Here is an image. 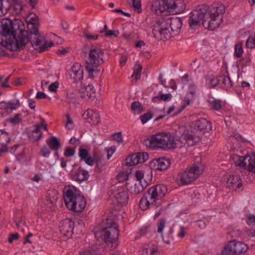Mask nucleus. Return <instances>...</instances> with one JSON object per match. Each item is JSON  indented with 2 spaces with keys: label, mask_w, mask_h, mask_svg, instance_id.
Wrapping results in <instances>:
<instances>
[{
  "label": "nucleus",
  "mask_w": 255,
  "mask_h": 255,
  "mask_svg": "<svg viewBox=\"0 0 255 255\" xmlns=\"http://www.w3.org/2000/svg\"><path fill=\"white\" fill-rule=\"evenodd\" d=\"M120 32L119 30H108L107 32L105 33V36L106 37H111V36H114V37H117Z\"/></svg>",
  "instance_id": "57"
},
{
  "label": "nucleus",
  "mask_w": 255,
  "mask_h": 255,
  "mask_svg": "<svg viewBox=\"0 0 255 255\" xmlns=\"http://www.w3.org/2000/svg\"><path fill=\"white\" fill-rule=\"evenodd\" d=\"M75 153V149L70 147H66L64 152V155L66 157H71Z\"/></svg>",
  "instance_id": "49"
},
{
  "label": "nucleus",
  "mask_w": 255,
  "mask_h": 255,
  "mask_svg": "<svg viewBox=\"0 0 255 255\" xmlns=\"http://www.w3.org/2000/svg\"><path fill=\"white\" fill-rule=\"evenodd\" d=\"M200 156H196L193 166L179 172L176 178V182L179 185H186L196 180L202 174L204 167L201 163Z\"/></svg>",
  "instance_id": "5"
},
{
  "label": "nucleus",
  "mask_w": 255,
  "mask_h": 255,
  "mask_svg": "<svg viewBox=\"0 0 255 255\" xmlns=\"http://www.w3.org/2000/svg\"><path fill=\"white\" fill-rule=\"evenodd\" d=\"M243 51L242 43L241 42L237 43L235 45L234 56L237 58H240L242 56Z\"/></svg>",
  "instance_id": "36"
},
{
  "label": "nucleus",
  "mask_w": 255,
  "mask_h": 255,
  "mask_svg": "<svg viewBox=\"0 0 255 255\" xmlns=\"http://www.w3.org/2000/svg\"><path fill=\"white\" fill-rule=\"evenodd\" d=\"M169 24L170 16L161 17L156 21L152 30L155 38L164 40L169 39L172 36L169 29Z\"/></svg>",
  "instance_id": "11"
},
{
  "label": "nucleus",
  "mask_w": 255,
  "mask_h": 255,
  "mask_svg": "<svg viewBox=\"0 0 255 255\" xmlns=\"http://www.w3.org/2000/svg\"><path fill=\"white\" fill-rule=\"evenodd\" d=\"M155 209V213L154 217H155V218H157L159 217L161 215V214L163 212L164 208L161 206L157 205L156 206Z\"/></svg>",
  "instance_id": "55"
},
{
  "label": "nucleus",
  "mask_w": 255,
  "mask_h": 255,
  "mask_svg": "<svg viewBox=\"0 0 255 255\" xmlns=\"http://www.w3.org/2000/svg\"><path fill=\"white\" fill-rule=\"evenodd\" d=\"M172 95L170 94H162L159 96V99L164 101H170Z\"/></svg>",
  "instance_id": "59"
},
{
  "label": "nucleus",
  "mask_w": 255,
  "mask_h": 255,
  "mask_svg": "<svg viewBox=\"0 0 255 255\" xmlns=\"http://www.w3.org/2000/svg\"><path fill=\"white\" fill-rule=\"evenodd\" d=\"M246 46L248 48L253 49L255 47V34L250 35L246 41Z\"/></svg>",
  "instance_id": "40"
},
{
  "label": "nucleus",
  "mask_w": 255,
  "mask_h": 255,
  "mask_svg": "<svg viewBox=\"0 0 255 255\" xmlns=\"http://www.w3.org/2000/svg\"><path fill=\"white\" fill-rule=\"evenodd\" d=\"M80 98L87 100L88 99H93L95 97V91L94 90V87L92 85L89 84L87 86L82 87L78 91Z\"/></svg>",
  "instance_id": "26"
},
{
  "label": "nucleus",
  "mask_w": 255,
  "mask_h": 255,
  "mask_svg": "<svg viewBox=\"0 0 255 255\" xmlns=\"http://www.w3.org/2000/svg\"><path fill=\"white\" fill-rule=\"evenodd\" d=\"M63 198L65 205L71 211L81 212L86 207V199L78 193L76 188L73 186L65 187L63 190Z\"/></svg>",
  "instance_id": "4"
},
{
  "label": "nucleus",
  "mask_w": 255,
  "mask_h": 255,
  "mask_svg": "<svg viewBox=\"0 0 255 255\" xmlns=\"http://www.w3.org/2000/svg\"><path fill=\"white\" fill-rule=\"evenodd\" d=\"M83 68L80 63H76L72 66L70 76L75 82H78L83 79Z\"/></svg>",
  "instance_id": "23"
},
{
  "label": "nucleus",
  "mask_w": 255,
  "mask_h": 255,
  "mask_svg": "<svg viewBox=\"0 0 255 255\" xmlns=\"http://www.w3.org/2000/svg\"><path fill=\"white\" fill-rule=\"evenodd\" d=\"M248 249V246L244 243L232 241L226 245L225 251L231 254H241L246 253Z\"/></svg>",
  "instance_id": "13"
},
{
  "label": "nucleus",
  "mask_w": 255,
  "mask_h": 255,
  "mask_svg": "<svg viewBox=\"0 0 255 255\" xmlns=\"http://www.w3.org/2000/svg\"><path fill=\"white\" fill-rule=\"evenodd\" d=\"M244 157L239 156L237 154H234L232 156V159L236 165L239 166L241 168L242 166V159H243Z\"/></svg>",
  "instance_id": "48"
},
{
  "label": "nucleus",
  "mask_w": 255,
  "mask_h": 255,
  "mask_svg": "<svg viewBox=\"0 0 255 255\" xmlns=\"http://www.w3.org/2000/svg\"><path fill=\"white\" fill-rule=\"evenodd\" d=\"M10 140V138L8 133L3 130L0 129V141L2 143H7Z\"/></svg>",
  "instance_id": "43"
},
{
  "label": "nucleus",
  "mask_w": 255,
  "mask_h": 255,
  "mask_svg": "<svg viewBox=\"0 0 255 255\" xmlns=\"http://www.w3.org/2000/svg\"><path fill=\"white\" fill-rule=\"evenodd\" d=\"M211 123L205 119L201 118L195 122L193 130L197 133H201L202 135L203 133L211 130Z\"/></svg>",
  "instance_id": "16"
},
{
  "label": "nucleus",
  "mask_w": 255,
  "mask_h": 255,
  "mask_svg": "<svg viewBox=\"0 0 255 255\" xmlns=\"http://www.w3.org/2000/svg\"><path fill=\"white\" fill-rule=\"evenodd\" d=\"M10 5L9 1L5 0H0V16L4 15L9 9Z\"/></svg>",
  "instance_id": "32"
},
{
  "label": "nucleus",
  "mask_w": 255,
  "mask_h": 255,
  "mask_svg": "<svg viewBox=\"0 0 255 255\" xmlns=\"http://www.w3.org/2000/svg\"><path fill=\"white\" fill-rule=\"evenodd\" d=\"M83 117L87 122L92 125H98L100 122V115L96 110L88 109L83 114Z\"/></svg>",
  "instance_id": "20"
},
{
  "label": "nucleus",
  "mask_w": 255,
  "mask_h": 255,
  "mask_svg": "<svg viewBox=\"0 0 255 255\" xmlns=\"http://www.w3.org/2000/svg\"><path fill=\"white\" fill-rule=\"evenodd\" d=\"M166 220L164 219H159L157 223V231L159 234H162L163 229L165 226Z\"/></svg>",
  "instance_id": "44"
},
{
  "label": "nucleus",
  "mask_w": 255,
  "mask_h": 255,
  "mask_svg": "<svg viewBox=\"0 0 255 255\" xmlns=\"http://www.w3.org/2000/svg\"><path fill=\"white\" fill-rule=\"evenodd\" d=\"M59 86L58 82H55L50 84L48 87V90L49 91L52 92H55L57 91V88Z\"/></svg>",
  "instance_id": "56"
},
{
  "label": "nucleus",
  "mask_w": 255,
  "mask_h": 255,
  "mask_svg": "<svg viewBox=\"0 0 255 255\" xmlns=\"http://www.w3.org/2000/svg\"><path fill=\"white\" fill-rule=\"evenodd\" d=\"M155 6L157 12L167 11L172 14L182 13L186 8L183 0H161L155 3Z\"/></svg>",
  "instance_id": "9"
},
{
  "label": "nucleus",
  "mask_w": 255,
  "mask_h": 255,
  "mask_svg": "<svg viewBox=\"0 0 255 255\" xmlns=\"http://www.w3.org/2000/svg\"><path fill=\"white\" fill-rule=\"evenodd\" d=\"M182 25V21L180 18L170 16L169 29L171 30L172 36H175L178 33Z\"/></svg>",
  "instance_id": "27"
},
{
  "label": "nucleus",
  "mask_w": 255,
  "mask_h": 255,
  "mask_svg": "<svg viewBox=\"0 0 255 255\" xmlns=\"http://www.w3.org/2000/svg\"><path fill=\"white\" fill-rule=\"evenodd\" d=\"M46 142L49 148L54 151H57L61 146V143L55 136H52L46 139Z\"/></svg>",
  "instance_id": "29"
},
{
  "label": "nucleus",
  "mask_w": 255,
  "mask_h": 255,
  "mask_svg": "<svg viewBox=\"0 0 255 255\" xmlns=\"http://www.w3.org/2000/svg\"><path fill=\"white\" fill-rule=\"evenodd\" d=\"M134 35L133 33H130L129 34H124L123 35V37L127 40L128 41H130L134 38Z\"/></svg>",
  "instance_id": "64"
},
{
  "label": "nucleus",
  "mask_w": 255,
  "mask_h": 255,
  "mask_svg": "<svg viewBox=\"0 0 255 255\" xmlns=\"http://www.w3.org/2000/svg\"><path fill=\"white\" fill-rule=\"evenodd\" d=\"M132 2V7L134 10L138 13L142 11L141 2L140 0H131Z\"/></svg>",
  "instance_id": "46"
},
{
  "label": "nucleus",
  "mask_w": 255,
  "mask_h": 255,
  "mask_svg": "<svg viewBox=\"0 0 255 255\" xmlns=\"http://www.w3.org/2000/svg\"><path fill=\"white\" fill-rule=\"evenodd\" d=\"M142 70V66L138 63H136L134 68V71L132 75V77H134L135 80L138 79L140 77V72Z\"/></svg>",
  "instance_id": "42"
},
{
  "label": "nucleus",
  "mask_w": 255,
  "mask_h": 255,
  "mask_svg": "<svg viewBox=\"0 0 255 255\" xmlns=\"http://www.w3.org/2000/svg\"><path fill=\"white\" fill-rule=\"evenodd\" d=\"M219 84L226 89L230 88L233 85L232 81L228 76L222 75L219 76Z\"/></svg>",
  "instance_id": "31"
},
{
  "label": "nucleus",
  "mask_w": 255,
  "mask_h": 255,
  "mask_svg": "<svg viewBox=\"0 0 255 255\" xmlns=\"http://www.w3.org/2000/svg\"><path fill=\"white\" fill-rule=\"evenodd\" d=\"M80 96L77 90L69 91L66 97V102L69 104L76 105L79 104Z\"/></svg>",
  "instance_id": "28"
},
{
  "label": "nucleus",
  "mask_w": 255,
  "mask_h": 255,
  "mask_svg": "<svg viewBox=\"0 0 255 255\" xmlns=\"http://www.w3.org/2000/svg\"><path fill=\"white\" fill-rule=\"evenodd\" d=\"M41 155L43 157H47L50 153V149L46 146H43L40 150Z\"/></svg>",
  "instance_id": "58"
},
{
  "label": "nucleus",
  "mask_w": 255,
  "mask_h": 255,
  "mask_svg": "<svg viewBox=\"0 0 255 255\" xmlns=\"http://www.w3.org/2000/svg\"><path fill=\"white\" fill-rule=\"evenodd\" d=\"M20 117H21V114H15L13 117L10 118L8 119V122H9L10 123L13 124H18L21 121Z\"/></svg>",
  "instance_id": "51"
},
{
  "label": "nucleus",
  "mask_w": 255,
  "mask_h": 255,
  "mask_svg": "<svg viewBox=\"0 0 255 255\" xmlns=\"http://www.w3.org/2000/svg\"><path fill=\"white\" fill-rule=\"evenodd\" d=\"M41 124H36L34 126V129L29 133V139L34 142L38 141L41 137L42 132L41 131V128H43L45 130H47V124L44 120L41 118Z\"/></svg>",
  "instance_id": "17"
},
{
  "label": "nucleus",
  "mask_w": 255,
  "mask_h": 255,
  "mask_svg": "<svg viewBox=\"0 0 255 255\" xmlns=\"http://www.w3.org/2000/svg\"><path fill=\"white\" fill-rule=\"evenodd\" d=\"M131 109L134 114H139L143 111V107L138 102L134 101L131 103Z\"/></svg>",
  "instance_id": "33"
},
{
  "label": "nucleus",
  "mask_w": 255,
  "mask_h": 255,
  "mask_svg": "<svg viewBox=\"0 0 255 255\" xmlns=\"http://www.w3.org/2000/svg\"><path fill=\"white\" fill-rule=\"evenodd\" d=\"M89 174L88 171L85 170H79L76 173V180L79 181H83L88 178Z\"/></svg>",
  "instance_id": "34"
},
{
  "label": "nucleus",
  "mask_w": 255,
  "mask_h": 255,
  "mask_svg": "<svg viewBox=\"0 0 255 255\" xmlns=\"http://www.w3.org/2000/svg\"><path fill=\"white\" fill-rule=\"evenodd\" d=\"M79 156L81 159L84 160L87 157H88V152L87 149L84 148H81L79 150Z\"/></svg>",
  "instance_id": "53"
},
{
  "label": "nucleus",
  "mask_w": 255,
  "mask_h": 255,
  "mask_svg": "<svg viewBox=\"0 0 255 255\" xmlns=\"http://www.w3.org/2000/svg\"><path fill=\"white\" fill-rule=\"evenodd\" d=\"M173 228H170L167 234H166L165 235H162V240L166 244H169L170 241L173 239Z\"/></svg>",
  "instance_id": "41"
},
{
  "label": "nucleus",
  "mask_w": 255,
  "mask_h": 255,
  "mask_svg": "<svg viewBox=\"0 0 255 255\" xmlns=\"http://www.w3.org/2000/svg\"><path fill=\"white\" fill-rule=\"evenodd\" d=\"M59 230L64 236H70L74 230V223L69 219H66L60 223Z\"/></svg>",
  "instance_id": "21"
},
{
  "label": "nucleus",
  "mask_w": 255,
  "mask_h": 255,
  "mask_svg": "<svg viewBox=\"0 0 255 255\" xmlns=\"http://www.w3.org/2000/svg\"><path fill=\"white\" fill-rule=\"evenodd\" d=\"M142 255H160V252L157 246L150 245L143 249Z\"/></svg>",
  "instance_id": "30"
},
{
  "label": "nucleus",
  "mask_w": 255,
  "mask_h": 255,
  "mask_svg": "<svg viewBox=\"0 0 255 255\" xmlns=\"http://www.w3.org/2000/svg\"><path fill=\"white\" fill-rule=\"evenodd\" d=\"M242 164L243 169L255 173V154L244 156Z\"/></svg>",
  "instance_id": "22"
},
{
  "label": "nucleus",
  "mask_w": 255,
  "mask_h": 255,
  "mask_svg": "<svg viewBox=\"0 0 255 255\" xmlns=\"http://www.w3.org/2000/svg\"><path fill=\"white\" fill-rule=\"evenodd\" d=\"M113 138L115 140L118 142L119 143H121L123 141V138L122 136V132H119L117 133H115L113 135Z\"/></svg>",
  "instance_id": "54"
},
{
  "label": "nucleus",
  "mask_w": 255,
  "mask_h": 255,
  "mask_svg": "<svg viewBox=\"0 0 255 255\" xmlns=\"http://www.w3.org/2000/svg\"><path fill=\"white\" fill-rule=\"evenodd\" d=\"M153 117V115L151 112H148L146 113L141 116L140 117L141 123L144 124L150 120Z\"/></svg>",
  "instance_id": "47"
},
{
  "label": "nucleus",
  "mask_w": 255,
  "mask_h": 255,
  "mask_svg": "<svg viewBox=\"0 0 255 255\" xmlns=\"http://www.w3.org/2000/svg\"><path fill=\"white\" fill-rule=\"evenodd\" d=\"M148 158V154L144 152H138L128 156L126 160V165L131 166L138 163H143Z\"/></svg>",
  "instance_id": "14"
},
{
  "label": "nucleus",
  "mask_w": 255,
  "mask_h": 255,
  "mask_svg": "<svg viewBox=\"0 0 255 255\" xmlns=\"http://www.w3.org/2000/svg\"><path fill=\"white\" fill-rule=\"evenodd\" d=\"M19 19L4 18L0 21V44L11 51L23 49L29 40V32L23 30Z\"/></svg>",
  "instance_id": "1"
},
{
  "label": "nucleus",
  "mask_w": 255,
  "mask_h": 255,
  "mask_svg": "<svg viewBox=\"0 0 255 255\" xmlns=\"http://www.w3.org/2000/svg\"><path fill=\"white\" fill-rule=\"evenodd\" d=\"M167 193L166 185L160 184L150 187L141 198L139 205L142 210H146L156 205V202L162 199Z\"/></svg>",
  "instance_id": "3"
},
{
  "label": "nucleus",
  "mask_w": 255,
  "mask_h": 255,
  "mask_svg": "<svg viewBox=\"0 0 255 255\" xmlns=\"http://www.w3.org/2000/svg\"><path fill=\"white\" fill-rule=\"evenodd\" d=\"M145 171L142 170H137L135 173V177L136 179V181H140L142 183L143 179L145 182L146 180V175L145 176Z\"/></svg>",
  "instance_id": "39"
},
{
  "label": "nucleus",
  "mask_w": 255,
  "mask_h": 255,
  "mask_svg": "<svg viewBox=\"0 0 255 255\" xmlns=\"http://www.w3.org/2000/svg\"><path fill=\"white\" fill-rule=\"evenodd\" d=\"M55 199L53 198V199H51L50 198L46 197L44 201V204L46 206V208L50 210H52L55 204Z\"/></svg>",
  "instance_id": "45"
},
{
  "label": "nucleus",
  "mask_w": 255,
  "mask_h": 255,
  "mask_svg": "<svg viewBox=\"0 0 255 255\" xmlns=\"http://www.w3.org/2000/svg\"><path fill=\"white\" fill-rule=\"evenodd\" d=\"M227 186L236 191L243 190V183L240 177L238 175H230L227 181Z\"/></svg>",
  "instance_id": "19"
},
{
  "label": "nucleus",
  "mask_w": 255,
  "mask_h": 255,
  "mask_svg": "<svg viewBox=\"0 0 255 255\" xmlns=\"http://www.w3.org/2000/svg\"><path fill=\"white\" fill-rule=\"evenodd\" d=\"M20 107V103L18 100L15 99L8 102L2 101L0 103V109L4 110L3 113H1V117H4L8 115L12 110H14Z\"/></svg>",
  "instance_id": "18"
},
{
  "label": "nucleus",
  "mask_w": 255,
  "mask_h": 255,
  "mask_svg": "<svg viewBox=\"0 0 255 255\" xmlns=\"http://www.w3.org/2000/svg\"><path fill=\"white\" fill-rule=\"evenodd\" d=\"M146 142L151 148L166 149L176 148L179 140L170 133L162 132L152 135Z\"/></svg>",
  "instance_id": "7"
},
{
  "label": "nucleus",
  "mask_w": 255,
  "mask_h": 255,
  "mask_svg": "<svg viewBox=\"0 0 255 255\" xmlns=\"http://www.w3.org/2000/svg\"><path fill=\"white\" fill-rule=\"evenodd\" d=\"M104 52L99 47L92 46L89 51V57L86 62V70L89 76H93L97 68L103 63Z\"/></svg>",
  "instance_id": "10"
},
{
  "label": "nucleus",
  "mask_w": 255,
  "mask_h": 255,
  "mask_svg": "<svg viewBox=\"0 0 255 255\" xmlns=\"http://www.w3.org/2000/svg\"><path fill=\"white\" fill-rule=\"evenodd\" d=\"M66 127L68 129H71L73 128V123L72 120L69 115L67 116V123L66 124Z\"/></svg>",
  "instance_id": "61"
},
{
  "label": "nucleus",
  "mask_w": 255,
  "mask_h": 255,
  "mask_svg": "<svg viewBox=\"0 0 255 255\" xmlns=\"http://www.w3.org/2000/svg\"><path fill=\"white\" fill-rule=\"evenodd\" d=\"M8 148L5 143H1L0 147V156H2L4 153L7 151Z\"/></svg>",
  "instance_id": "63"
},
{
  "label": "nucleus",
  "mask_w": 255,
  "mask_h": 255,
  "mask_svg": "<svg viewBox=\"0 0 255 255\" xmlns=\"http://www.w3.org/2000/svg\"><path fill=\"white\" fill-rule=\"evenodd\" d=\"M107 226L100 231L95 233V236L97 238H101L106 244H112V247L115 248L117 244L116 241L119 236L118 226L112 220H107Z\"/></svg>",
  "instance_id": "8"
},
{
  "label": "nucleus",
  "mask_w": 255,
  "mask_h": 255,
  "mask_svg": "<svg viewBox=\"0 0 255 255\" xmlns=\"http://www.w3.org/2000/svg\"><path fill=\"white\" fill-rule=\"evenodd\" d=\"M150 164L154 169L161 171L168 168L170 165V161L167 158L162 157L153 159Z\"/></svg>",
  "instance_id": "25"
},
{
  "label": "nucleus",
  "mask_w": 255,
  "mask_h": 255,
  "mask_svg": "<svg viewBox=\"0 0 255 255\" xmlns=\"http://www.w3.org/2000/svg\"><path fill=\"white\" fill-rule=\"evenodd\" d=\"M85 36L89 40H95L98 39L99 35L96 34L85 33Z\"/></svg>",
  "instance_id": "60"
},
{
  "label": "nucleus",
  "mask_w": 255,
  "mask_h": 255,
  "mask_svg": "<svg viewBox=\"0 0 255 255\" xmlns=\"http://www.w3.org/2000/svg\"><path fill=\"white\" fill-rule=\"evenodd\" d=\"M201 133H197L192 130L190 132L183 135V138L188 146H193L201 140Z\"/></svg>",
  "instance_id": "24"
},
{
  "label": "nucleus",
  "mask_w": 255,
  "mask_h": 255,
  "mask_svg": "<svg viewBox=\"0 0 255 255\" xmlns=\"http://www.w3.org/2000/svg\"><path fill=\"white\" fill-rule=\"evenodd\" d=\"M148 181H145V183H142L140 181H135L132 183H127V189L129 192L133 195L138 194L143 192L144 188L150 182L151 175H148Z\"/></svg>",
  "instance_id": "15"
},
{
  "label": "nucleus",
  "mask_w": 255,
  "mask_h": 255,
  "mask_svg": "<svg viewBox=\"0 0 255 255\" xmlns=\"http://www.w3.org/2000/svg\"><path fill=\"white\" fill-rule=\"evenodd\" d=\"M246 222L249 226H253L255 224V216L249 214L246 216Z\"/></svg>",
  "instance_id": "52"
},
{
  "label": "nucleus",
  "mask_w": 255,
  "mask_h": 255,
  "mask_svg": "<svg viewBox=\"0 0 255 255\" xmlns=\"http://www.w3.org/2000/svg\"><path fill=\"white\" fill-rule=\"evenodd\" d=\"M225 11V6L221 3H214L211 7L199 5L190 13L189 26L193 29L197 28L200 26L202 21L205 28L213 30L220 25Z\"/></svg>",
  "instance_id": "2"
},
{
  "label": "nucleus",
  "mask_w": 255,
  "mask_h": 255,
  "mask_svg": "<svg viewBox=\"0 0 255 255\" xmlns=\"http://www.w3.org/2000/svg\"><path fill=\"white\" fill-rule=\"evenodd\" d=\"M206 82L210 88H214L219 84V79H217L213 76H209L206 79Z\"/></svg>",
  "instance_id": "38"
},
{
  "label": "nucleus",
  "mask_w": 255,
  "mask_h": 255,
  "mask_svg": "<svg viewBox=\"0 0 255 255\" xmlns=\"http://www.w3.org/2000/svg\"><path fill=\"white\" fill-rule=\"evenodd\" d=\"M108 194L109 196L121 206L126 205L128 200L127 189L123 186H112Z\"/></svg>",
  "instance_id": "12"
},
{
  "label": "nucleus",
  "mask_w": 255,
  "mask_h": 255,
  "mask_svg": "<svg viewBox=\"0 0 255 255\" xmlns=\"http://www.w3.org/2000/svg\"><path fill=\"white\" fill-rule=\"evenodd\" d=\"M208 102L209 103V107L214 110L218 111L222 107L221 102L220 100L215 99H211L209 100Z\"/></svg>",
  "instance_id": "35"
},
{
  "label": "nucleus",
  "mask_w": 255,
  "mask_h": 255,
  "mask_svg": "<svg viewBox=\"0 0 255 255\" xmlns=\"http://www.w3.org/2000/svg\"><path fill=\"white\" fill-rule=\"evenodd\" d=\"M128 178V173L127 171H122L116 176V178L119 182H123L127 181Z\"/></svg>",
  "instance_id": "37"
},
{
  "label": "nucleus",
  "mask_w": 255,
  "mask_h": 255,
  "mask_svg": "<svg viewBox=\"0 0 255 255\" xmlns=\"http://www.w3.org/2000/svg\"><path fill=\"white\" fill-rule=\"evenodd\" d=\"M27 23L32 25V28H31L30 33L31 35H34V39L31 40L30 42L33 45H35L39 49V52L41 53L44 51L48 50L53 45V42H50L47 43L44 39L39 34L38 29L36 23L38 21V17L34 13H30L26 18Z\"/></svg>",
  "instance_id": "6"
},
{
  "label": "nucleus",
  "mask_w": 255,
  "mask_h": 255,
  "mask_svg": "<svg viewBox=\"0 0 255 255\" xmlns=\"http://www.w3.org/2000/svg\"><path fill=\"white\" fill-rule=\"evenodd\" d=\"M11 8L12 9L14 14H18L22 10V6L20 3H15Z\"/></svg>",
  "instance_id": "50"
},
{
  "label": "nucleus",
  "mask_w": 255,
  "mask_h": 255,
  "mask_svg": "<svg viewBox=\"0 0 255 255\" xmlns=\"http://www.w3.org/2000/svg\"><path fill=\"white\" fill-rule=\"evenodd\" d=\"M19 235L17 233L11 234L8 238V242L12 243L14 240L18 239Z\"/></svg>",
  "instance_id": "62"
}]
</instances>
